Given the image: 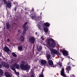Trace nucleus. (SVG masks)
Here are the masks:
<instances>
[{"label": "nucleus", "mask_w": 77, "mask_h": 77, "mask_svg": "<svg viewBox=\"0 0 77 77\" xmlns=\"http://www.w3.org/2000/svg\"><path fill=\"white\" fill-rule=\"evenodd\" d=\"M25 62L24 61H22L21 62V64L20 65V68L22 70H29L30 68V66H29L28 64L24 65Z\"/></svg>", "instance_id": "f257e3e1"}, {"label": "nucleus", "mask_w": 77, "mask_h": 77, "mask_svg": "<svg viewBox=\"0 0 77 77\" xmlns=\"http://www.w3.org/2000/svg\"><path fill=\"white\" fill-rule=\"evenodd\" d=\"M48 44L49 47L54 48L56 47V42L53 39H49L48 41Z\"/></svg>", "instance_id": "f03ea898"}, {"label": "nucleus", "mask_w": 77, "mask_h": 77, "mask_svg": "<svg viewBox=\"0 0 77 77\" xmlns=\"http://www.w3.org/2000/svg\"><path fill=\"white\" fill-rule=\"evenodd\" d=\"M50 50H51V51H52L53 53H54V54H59L60 55V54L59 52L57 51L56 49H53V48H52L50 49Z\"/></svg>", "instance_id": "7ed1b4c3"}, {"label": "nucleus", "mask_w": 77, "mask_h": 77, "mask_svg": "<svg viewBox=\"0 0 77 77\" xmlns=\"http://www.w3.org/2000/svg\"><path fill=\"white\" fill-rule=\"evenodd\" d=\"M40 62L42 65H45V66H49V64H47V61L45 60H41Z\"/></svg>", "instance_id": "20e7f679"}, {"label": "nucleus", "mask_w": 77, "mask_h": 77, "mask_svg": "<svg viewBox=\"0 0 77 77\" xmlns=\"http://www.w3.org/2000/svg\"><path fill=\"white\" fill-rule=\"evenodd\" d=\"M29 41L31 44H34L35 41V38L33 37H32L29 38Z\"/></svg>", "instance_id": "39448f33"}, {"label": "nucleus", "mask_w": 77, "mask_h": 77, "mask_svg": "<svg viewBox=\"0 0 77 77\" xmlns=\"http://www.w3.org/2000/svg\"><path fill=\"white\" fill-rule=\"evenodd\" d=\"M64 69V68L61 69V71L60 72L61 75L62 76H63V77H66V75L65 74Z\"/></svg>", "instance_id": "423d86ee"}, {"label": "nucleus", "mask_w": 77, "mask_h": 77, "mask_svg": "<svg viewBox=\"0 0 77 77\" xmlns=\"http://www.w3.org/2000/svg\"><path fill=\"white\" fill-rule=\"evenodd\" d=\"M5 45V46L4 48V50L5 52L8 53V52H9L10 50L9 48L6 46V45Z\"/></svg>", "instance_id": "0eeeda50"}, {"label": "nucleus", "mask_w": 77, "mask_h": 77, "mask_svg": "<svg viewBox=\"0 0 77 77\" xmlns=\"http://www.w3.org/2000/svg\"><path fill=\"white\" fill-rule=\"evenodd\" d=\"M50 24L46 22L44 24V25L43 26V27H50Z\"/></svg>", "instance_id": "6e6552de"}, {"label": "nucleus", "mask_w": 77, "mask_h": 77, "mask_svg": "<svg viewBox=\"0 0 77 77\" xmlns=\"http://www.w3.org/2000/svg\"><path fill=\"white\" fill-rule=\"evenodd\" d=\"M62 53L63 54V56H68V52L66 51V50H63L62 51Z\"/></svg>", "instance_id": "1a4fd4ad"}, {"label": "nucleus", "mask_w": 77, "mask_h": 77, "mask_svg": "<svg viewBox=\"0 0 77 77\" xmlns=\"http://www.w3.org/2000/svg\"><path fill=\"white\" fill-rule=\"evenodd\" d=\"M5 75L6 77H11L10 73L9 72H5Z\"/></svg>", "instance_id": "9d476101"}, {"label": "nucleus", "mask_w": 77, "mask_h": 77, "mask_svg": "<svg viewBox=\"0 0 77 77\" xmlns=\"http://www.w3.org/2000/svg\"><path fill=\"white\" fill-rule=\"evenodd\" d=\"M48 60V63L50 65H51V66H52L53 65V62L51 60Z\"/></svg>", "instance_id": "9b49d317"}, {"label": "nucleus", "mask_w": 77, "mask_h": 77, "mask_svg": "<svg viewBox=\"0 0 77 77\" xmlns=\"http://www.w3.org/2000/svg\"><path fill=\"white\" fill-rule=\"evenodd\" d=\"M6 6L7 8H11V2H7L6 4Z\"/></svg>", "instance_id": "f8f14e48"}, {"label": "nucleus", "mask_w": 77, "mask_h": 77, "mask_svg": "<svg viewBox=\"0 0 77 77\" xmlns=\"http://www.w3.org/2000/svg\"><path fill=\"white\" fill-rule=\"evenodd\" d=\"M37 50L38 51H41L42 50V47L41 46H39V48L38 46H37Z\"/></svg>", "instance_id": "ddd939ff"}, {"label": "nucleus", "mask_w": 77, "mask_h": 77, "mask_svg": "<svg viewBox=\"0 0 77 77\" xmlns=\"http://www.w3.org/2000/svg\"><path fill=\"white\" fill-rule=\"evenodd\" d=\"M14 67L16 66V68L17 69H18L19 68H20V65H19V64H18L17 63H16L14 65Z\"/></svg>", "instance_id": "4468645a"}, {"label": "nucleus", "mask_w": 77, "mask_h": 77, "mask_svg": "<svg viewBox=\"0 0 77 77\" xmlns=\"http://www.w3.org/2000/svg\"><path fill=\"white\" fill-rule=\"evenodd\" d=\"M6 27L8 29L10 28V23H9V22H8L6 23Z\"/></svg>", "instance_id": "2eb2a0df"}, {"label": "nucleus", "mask_w": 77, "mask_h": 77, "mask_svg": "<svg viewBox=\"0 0 77 77\" xmlns=\"http://www.w3.org/2000/svg\"><path fill=\"white\" fill-rule=\"evenodd\" d=\"M30 16L31 17V18L32 20H35L36 18V15H34L33 16L32 14H31L30 15Z\"/></svg>", "instance_id": "dca6fc26"}, {"label": "nucleus", "mask_w": 77, "mask_h": 77, "mask_svg": "<svg viewBox=\"0 0 77 77\" xmlns=\"http://www.w3.org/2000/svg\"><path fill=\"white\" fill-rule=\"evenodd\" d=\"M45 33L48 32V28H46L45 27H43Z\"/></svg>", "instance_id": "f3484780"}, {"label": "nucleus", "mask_w": 77, "mask_h": 77, "mask_svg": "<svg viewBox=\"0 0 77 77\" xmlns=\"http://www.w3.org/2000/svg\"><path fill=\"white\" fill-rule=\"evenodd\" d=\"M4 66H5L6 68H9V64L6 63H4Z\"/></svg>", "instance_id": "a211bd4d"}, {"label": "nucleus", "mask_w": 77, "mask_h": 77, "mask_svg": "<svg viewBox=\"0 0 77 77\" xmlns=\"http://www.w3.org/2000/svg\"><path fill=\"white\" fill-rule=\"evenodd\" d=\"M27 30H28V28H27L24 29L22 33L23 35H24V34H25V33H26V31H27Z\"/></svg>", "instance_id": "6ab92c4d"}, {"label": "nucleus", "mask_w": 77, "mask_h": 77, "mask_svg": "<svg viewBox=\"0 0 77 77\" xmlns=\"http://www.w3.org/2000/svg\"><path fill=\"white\" fill-rule=\"evenodd\" d=\"M24 41V37L23 36H21L20 37V41L23 42Z\"/></svg>", "instance_id": "aec40b11"}, {"label": "nucleus", "mask_w": 77, "mask_h": 77, "mask_svg": "<svg viewBox=\"0 0 77 77\" xmlns=\"http://www.w3.org/2000/svg\"><path fill=\"white\" fill-rule=\"evenodd\" d=\"M47 60H50V59H51V56H50V55L49 54H48L47 55Z\"/></svg>", "instance_id": "412c9836"}, {"label": "nucleus", "mask_w": 77, "mask_h": 77, "mask_svg": "<svg viewBox=\"0 0 77 77\" xmlns=\"http://www.w3.org/2000/svg\"><path fill=\"white\" fill-rule=\"evenodd\" d=\"M3 70L0 69V77H2L3 76Z\"/></svg>", "instance_id": "4be33fe9"}, {"label": "nucleus", "mask_w": 77, "mask_h": 77, "mask_svg": "<svg viewBox=\"0 0 77 77\" xmlns=\"http://www.w3.org/2000/svg\"><path fill=\"white\" fill-rule=\"evenodd\" d=\"M12 54L14 57H17V55L14 52H12Z\"/></svg>", "instance_id": "5701e85b"}, {"label": "nucleus", "mask_w": 77, "mask_h": 77, "mask_svg": "<svg viewBox=\"0 0 77 77\" xmlns=\"http://www.w3.org/2000/svg\"><path fill=\"white\" fill-rule=\"evenodd\" d=\"M18 50H23V47L22 46H19L18 47Z\"/></svg>", "instance_id": "b1692460"}, {"label": "nucleus", "mask_w": 77, "mask_h": 77, "mask_svg": "<svg viewBox=\"0 0 77 77\" xmlns=\"http://www.w3.org/2000/svg\"><path fill=\"white\" fill-rule=\"evenodd\" d=\"M12 69L13 70V71H14V72H16V70H15V67H12Z\"/></svg>", "instance_id": "393cba45"}, {"label": "nucleus", "mask_w": 77, "mask_h": 77, "mask_svg": "<svg viewBox=\"0 0 77 77\" xmlns=\"http://www.w3.org/2000/svg\"><path fill=\"white\" fill-rule=\"evenodd\" d=\"M3 2L5 5H6L8 3L6 1V0H3Z\"/></svg>", "instance_id": "a878e982"}, {"label": "nucleus", "mask_w": 77, "mask_h": 77, "mask_svg": "<svg viewBox=\"0 0 77 77\" xmlns=\"http://www.w3.org/2000/svg\"><path fill=\"white\" fill-rule=\"evenodd\" d=\"M67 70H68H68L69 71L70 70H71V67L70 66H68V67L67 68Z\"/></svg>", "instance_id": "bb28decb"}, {"label": "nucleus", "mask_w": 77, "mask_h": 77, "mask_svg": "<svg viewBox=\"0 0 77 77\" xmlns=\"http://www.w3.org/2000/svg\"><path fill=\"white\" fill-rule=\"evenodd\" d=\"M23 29H26V26L25 25V24H24L23 26Z\"/></svg>", "instance_id": "cd10ccee"}, {"label": "nucleus", "mask_w": 77, "mask_h": 77, "mask_svg": "<svg viewBox=\"0 0 77 77\" xmlns=\"http://www.w3.org/2000/svg\"><path fill=\"white\" fill-rule=\"evenodd\" d=\"M14 72L17 75H20V73H19V72H17V71H16V72Z\"/></svg>", "instance_id": "c85d7f7f"}, {"label": "nucleus", "mask_w": 77, "mask_h": 77, "mask_svg": "<svg viewBox=\"0 0 77 77\" xmlns=\"http://www.w3.org/2000/svg\"><path fill=\"white\" fill-rule=\"evenodd\" d=\"M44 74H40L39 77H44V75H43Z\"/></svg>", "instance_id": "c756f323"}, {"label": "nucleus", "mask_w": 77, "mask_h": 77, "mask_svg": "<svg viewBox=\"0 0 77 77\" xmlns=\"http://www.w3.org/2000/svg\"><path fill=\"white\" fill-rule=\"evenodd\" d=\"M59 65L60 66H62V63H60V62H59Z\"/></svg>", "instance_id": "7c9ffc66"}, {"label": "nucleus", "mask_w": 77, "mask_h": 77, "mask_svg": "<svg viewBox=\"0 0 77 77\" xmlns=\"http://www.w3.org/2000/svg\"><path fill=\"white\" fill-rule=\"evenodd\" d=\"M38 27L39 28V29H41V26L40 25H38Z\"/></svg>", "instance_id": "2f4dec72"}, {"label": "nucleus", "mask_w": 77, "mask_h": 77, "mask_svg": "<svg viewBox=\"0 0 77 77\" xmlns=\"http://www.w3.org/2000/svg\"><path fill=\"white\" fill-rule=\"evenodd\" d=\"M8 42H10V39L9 38H8L7 40Z\"/></svg>", "instance_id": "473e14b6"}, {"label": "nucleus", "mask_w": 77, "mask_h": 77, "mask_svg": "<svg viewBox=\"0 0 77 77\" xmlns=\"http://www.w3.org/2000/svg\"><path fill=\"white\" fill-rule=\"evenodd\" d=\"M41 39L42 40H44V36L43 35H42L41 37Z\"/></svg>", "instance_id": "72a5a7b5"}, {"label": "nucleus", "mask_w": 77, "mask_h": 77, "mask_svg": "<svg viewBox=\"0 0 77 77\" xmlns=\"http://www.w3.org/2000/svg\"><path fill=\"white\" fill-rule=\"evenodd\" d=\"M31 11H32V12H34V8H32V10H31Z\"/></svg>", "instance_id": "f704fd0d"}, {"label": "nucleus", "mask_w": 77, "mask_h": 77, "mask_svg": "<svg viewBox=\"0 0 77 77\" xmlns=\"http://www.w3.org/2000/svg\"><path fill=\"white\" fill-rule=\"evenodd\" d=\"M2 66H2V65L1 64H0V68H2Z\"/></svg>", "instance_id": "c9c22d12"}, {"label": "nucleus", "mask_w": 77, "mask_h": 77, "mask_svg": "<svg viewBox=\"0 0 77 77\" xmlns=\"http://www.w3.org/2000/svg\"><path fill=\"white\" fill-rule=\"evenodd\" d=\"M24 24H25V25H27V22H26Z\"/></svg>", "instance_id": "e433bc0d"}, {"label": "nucleus", "mask_w": 77, "mask_h": 77, "mask_svg": "<svg viewBox=\"0 0 77 77\" xmlns=\"http://www.w3.org/2000/svg\"><path fill=\"white\" fill-rule=\"evenodd\" d=\"M69 63H68L67 65H68V66H69Z\"/></svg>", "instance_id": "4c0bfd02"}, {"label": "nucleus", "mask_w": 77, "mask_h": 77, "mask_svg": "<svg viewBox=\"0 0 77 77\" xmlns=\"http://www.w3.org/2000/svg\"><path fill=\"white\" fill-rule=\"evenodd\" d=\"M25 15H27V12H25L24 13Z\"/></svg>", "instance_id": "58836bf2"}, {"label": "nucleus", "mask_w": 77, "mask_h": 77, "mask_svg": "<svg viewBox=\"0 0 77 77\" xmlns=\"http://www.w3.org/2000/svg\"><path fill=\"white\" fill-rule=\"evenodd\" d=\"M69 70H68H68H67L66 71L67 72H68V73H69Z\"/></svg>", "instance_id": "ea45409f"}, {"label": "nucleus", "mask_w": 77, "mask_h": 77, "mask_svg": "<svg viewBox=\"0 0 77 77\" xmlns=\"http://www.w3.org/2000/svg\"><path fill=\"white\" fill-rule=\"evenodd\" d=\"M61 59H62L61 60V61L62 62V61H63V60L62 59H63V58H62Z\"/></svg>", "instance_id": "a19ab883"}, {"label": "nucleus", "mask_w": 77, "mask_h": 77, "mask_svg": "<svg viewBox=\"0 0 77 77\" xmlns=\"http://www.w3.org/2000/svg\"><path fill=\"white\" fill-rule=\"evenodd\" d=\"M44 69H42V72H44Z\"/></svg>", "instance_id": "79ce46f5"}, {"label": "nucleus", "mask_w": 77, "mask_h": 77, "mask_svg": "<svg viewBox=\"0 0 77 77\" xmlns=\"http://www.w3.org/2000/svg\"><path fill=\"white\" fill-rule=\"evenodd\" d=\"M15 9H17V7L16 6L15 8Z\"/></svg>", "instance_id": "37998d69"}, {"label": "nucleus", "mask_w": 77, "mask_h": 77, "mask_svg": "<svg viewBox=\"0 0 77 77\" xmlns=\"http://www.w3.org/2000/svg\"><path fill=\"white\" fill-rule=\"evenodd\" d=\"M41 74H43V72H41Z\"/></svg>", "instance_id": "c03bdc74"}, {"label": "nucleus", "mask_w": 77, "mask_h": 77, "mask_svg": "<svg viewBox=\"0 0 77 77\" xmlns=\"http://www.w3.org/2000/svg\"><path fill=\"white\" fill-rule=\"evenodd\" d=\"M37 34H38V33H37V32H35V35H37Z\"/></svg>", "instance_id": "a18cd8bd"}, {"label": "nucleus", "mask_w": 77, "mask_h": 77, "mask_svg": "<svg viewBox=\"0 0 77 77\" xmlns=\"http://www.w3.org/2000/svg\"><path fill=\"white\" fill-rule=\"evenodd\" d=\"M75 65H72V66H75Z\"/></svg>", "instance_id": "49530a36"}, {"label": "nucleus", "mask_w": 77, "mask_h": 77, "mask_svg": "<svg viewBox=\"0 0 77 77\" xmlns=\"http://www.w3.org/2000/svg\"><path fill=\"white\" fill-rule=\"evenodd\" d=\"M14 11H15V12H16V9L15 8L14 9Z\"/></svg>", "instance_id": "de8ad7c7"}, {"label": "nucleus", "mask_w": 77, "mask_h": 77, "mask_svg": "<svg viewBox=\"0 0 77 77\" xmlns=\"http://www.w3.org/2000/svg\"><path fill=\"white\" fill-rule=\"evenodd\" d=\"M53 68H54V67H55V66H54L53 65Z\"/></svg>", "instance_id": "09e8293b"}, {"label": "nucleus", "mask_w": 77, "mask_h": 77, "mask_svg": "<svg viewBox=\"0 0 77 77\" xmlns=\"http://www.w3.org/2000/svg\"><path fill=\"white\" fill-rule=\"evenodd\" d=\"M21 13L23 14V12H22V10H21Z\"/></svg>", "instance_id": "8fccbe9b"}, {"label": "nucleus", "mask_w": 77, "mask_h": 77, "mask_svg": "<svg viewBox=\"0 0 77 77\" xmlns=\"http://www.w3.org/2000/svg\"><path fill=\"white\" fill-rule=\"evenodd\" d=\"M1 57V53L0 52V57Z\"/></svg>", "instance_id": "3c124183"}, {"label": "nucleus", "mask_w": 77, "mask_h": 77, "mask_svg": "<svg viewBox=\"0 0 77 77\" xmlns=\"http://www.w3.org/2000/svg\"><path fill=\"white\" fill-rule=\"evenodd\" d=\"M71 59H72V60H74L72 59V58H71Z\"/></svg>", "instance_id": "603ef678"}, {"label": "nucleus", "mask_w": 77, "mask_h": 77, "mask_svg": "<svg viewBox=\"0 0 77 77\" xmlns=\"http://www.w3.org/2000/svg\"><path fill=\"white\" fill-rule=\"evenodd\" d=\"M14 5H16V4H15V3H14Z\"/></svg>", "instance_id": "864d4df0"}, {"label": "nucleus", "mask_w": 77, "mask_h": 77, "mask_svg": "<svg viewBox=\"0 0 77 77\" xmlns=\"http://www.w3.org/2000/svg\"><path fill=\"white\" fill-rule=\"evenodd\" d=\"M31 12H32V11H30V13H31Z\"/></svg>", "instance_id": "5fc2aeb1"}, {"label": "nucleus", "mask_w": 77, "mask_h": 77, "mask_svg": "<svg viewBox=\"0 0 77 77\" xmlns=\"http://www.w3.org/2000/svg\"><path fill=\"white\" fill-rule=\"evenodd\" d=\"M49 33H50V31H49Z\"/></svg>", "instance_id": "6e6d98bb"}, {"label": "nucleus", "mask_w": 77, "mask_h": 77, "mask_svg": "<svg viewBox=\"0 0 77 77\" xmlns=\"http://www.w3.org/2000/svg\"><path fill=\"white\" fill-rule=\"evenodd\" d=\"M25 10H26V8L25 9Z\"/></svg>", "instance_id": "4d7b16f0"}]
</instances>
